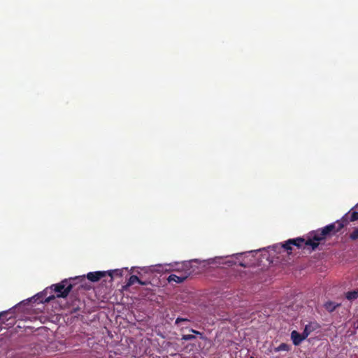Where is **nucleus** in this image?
<instances>
[{"instance_id":"nucleus-1","label":"nucleus","mask_w":358,"mask_h":358,"mask_svg":"<svg viewBox=\"0 0 358 358\" xmlns=\"http://www.w3.org/2000/svg\"><path fill=\"white\" fill-rule=\"evenodd\" d=\"M320 229L310 232L307 240L300 237L289 239L282 247L287 251L292 250V245H294L298 248H306L307 246H310L312 250H315L318 247L320 241H323L322 236L320 235Z\"/></svg>"},{"instance_id":"nucleus-2","label":"nucleus","mask_w":358,"mask_h":358,"mask_svg":"<svg viewBox=\"0 0 358 358\" xmlns=\"http://www.w3.org/2000/svg\"><path fill=\"white\" fill-rule=\"evenodd\" d=\"M348 224V220L346 218V216H343L340 220H337L334 223L329 224L324 227L320 229V235H321L323 240H324L329 236L335 235Z\"/></svg>"},{"instance_id":"nucleus-3","label":"nucleus","mask_w":358,"mask_h":358,"mask_svg":"<svg viewBox=\"0 0 358 358\" xmlns=\"http://www.w3.org/2000/svg\"><path fill=\"white\" fill-rule=\"evenodd\" d=\"M73 285L65 279L59 283L52 285L51 289L57 292V297L66 298L72 290Z\"/></svg>"},{"instance_id":"nucleus-4","label":"nucleus","mask_w":358,"mask_h":358,"mask_svg":"<svg viewBox=\"0 0 358 358\" xmlns=\"http://www.w3.org/2000/svg\"><path fill=\"white\" fill-rule=\"evenodd\" d=\"M190 274L191 271H186L182 273L180 275H177L176 274H171L168 277L167 280L169 282H175L177 283H181L184 282Z\"/></svg>"},{"instance_id":"nucleus-5","label":"nucleus","mask_w":358,"mask_h":358,"mask_svg":"<svg viewBox=\"0 0 358 358\" xmlns=\"http://www.w3.org/2000/svg\"><path fill=\"white\" fill-rule=\"evenodd\" d=\"M136 282L139 283L141 285H148L150 284V280H142L141 278H139L137 275H132L129 277L127 284L125 286H124V289H127V287H131Z\"/></svg>"},{"instance_id":"nucleus-6","label":"nucleus","mask_w":358,"mask_h":358,"mask_svg":"<svg viewBox=\"0 0 358 358\" xmlns=\"http://www.w3.org/2000/svg\"><path fill=\"white\" fill-rule=\"evenodd\" d=\"M320 327V325L316 322H310L305 326L302 332L303 336L307 338L313 331H315Z\"/></svg>"},{"instance_id":"nucleus-7","label":"nucleus","mask_w":358,"mask_h":358,"mask_svg":"<svg viewBox=\"0 0 358 358\" xmlns=\"http://www.w3.org/2000/svg\"><path fill=\"white\" fill-rule=\"evenodd\" d=\"M106 275V272L103 271H96V272H90L87 275V278L89 280L92 282H97L103 277Z\"/></svg>"},{"instance_id":"nucleus-8","label":"nucleus","mask_w":358,"mask_h":358,"mask_svg":"<svg viewBox=\"0 0 358 358\" xmlns=\"http://www.w3.org/2000/svg\"><path fill=\"white\" fill-rule=\"evenodd\" d=\"M291 338L294 345H299L306 338L303 336L302 333L299 334L298 331L294 330L291 333Z\"/></svg>"},{"instance_id":"nucleus-9","label":"nucleus","mask_w":358,"mask_h":358,"mask_svg":"<svg viewBox=\"0 0 358 358\" xmlns=\"http://www.w3.org/2000/svg\"><path fill=\"white\" fill-rule=\"evenodd\" d=\"M13 309H10L7 311H3L0 313V321L1 324H6V322L9 321L10 320L13 319Z\"/></svg>"},{"instance_id":"nucleus-10","label":"nucleus","mask_w":358,"mask_h":358,"mask_svg":"<svg viewBox=\"0 0 358 358\" xmlns=\"http://www.w3.org/2000/svg\"><path fill=\"white\" fill-rule=\"evenodd\" d=\"M341 303H336L331 301H328L324 304V307L329 313L334 312L338 307L341 306Z\"/></svg>"},{"instance_id":"nucleus-11","label":"nucleus","mask_w":358,"mask_h":358,"mask_svg":"<svg viewBox=\"0 0 358 358\" xmlns=\"http://www.w3.org/2000/svg\"><path fill=\"white\" fill-rule=\"evenodd\" d=\"M174 270L182 273L186 271H191L189 263L183 262L182 264H176V268Z\"/></svg>"},{"instance_id":"nucleus-12","label":"nucleus","mask_w":358,"mask_h":358,"mask_svg":"<svg viewBox=\"0 0 358 358\" xmlns=\"http://www.w3.org/2000/svg\"><path fill=\"white\" fill-rule=\"evenodd\" d=\"M345 296L348 300L350 301H354L358 298V289L349 291L345 293Z\"/></svg>"},{"instance_id":"nucleus-13","label":"nucleus","mask_w":358,"mask_h":358,"mask_svg":"<svg viewBox=\"0 0 358 358\" xmlns=\"http://www.w3.org/2000/svg\"><path fill=\"white\" fill-rule=\"evenodd\" d=\"M108 275L113 278L115 276L122 277V270L115 269L112 271H108L106 272Z\"/></svg>"},{"instance_id":"nucleus-14","label":"nucleus","mask_w":358,"mask_h":358,"mask_svg":"<svg viewBox=\"0 0 358 358\" xmlns=\"http://www.w3.org/2000/svg\"><path fill=\"white\" fill-rule=\"evenodd\" d=\"M289 350L290 346L285 343H281L278 347L274 348L275 352L289 351Z\"/></svg>"},{"instance_id":"nucleus-15","label":"nucleus","mask_w":358,"mask_h":358,"mask_svg":"<svg viewBox=\"0 0 358 358\" xmlns=\"http://www.w3.org/2000/svg\"><path fill=\"white\" fill-rule=\"evenodd\" d=\"M348 214H345L344 216H346V218L348 220V223L350 222H355L356 220H358V212L354 211L350 214V217L348 218Z\"/></svg>"},{"instance_id":"nucleus-16","label":"nucleus","mask_w":358,"mask_h":358,"mask_svg":"<svg viewBox=\"0 0 358 358\" xmlns=\"http://www.w3.org/2000/svg\"><path fill=\"white\" fill-rule=\"evenodd\" d=\"M350 238L352 241H356L357 239H358V227L355 228L354 231L352 233H350Z\"/></svg>"},{"instance_id":"nucleus-17","label":"nucleus","mask_w":358,"mask_h":358,"mask_svg":"<svg viewBox=\"0 0 358 358\" xmlns=\"http://www.w3.org/2000/svg\"><path fill=\"white\" fill-rule=\"evenodd\" d=\"M189 321L186 318H181V317H178L176 320V324H178L179 323H180L181 322H187Z\"/></svg>"},{"instance_id":"nucleus-18","label":"nucleus","mask_w":358,"mask_h":358,"mask_svg":"<svg viewBox=\"0 0 358 358\" xmlns=\"http://www.w3.org/2000/svg\"><path fill=\"white\" fill-rule=\"evenodd\" d=\"M55 298V296L54 295H51L48 297H47L45 299V302H49L51 300L54 299Z\"/></svg>"},{"instance_id":"nucleus-19","label":"nucleus","mask_w":358,"mask_h":358,"mask_svg":"<svg viewBox=\"0 0 358 358\" xmlns=\"http://www.w3.org/2000/svg\"><path fill=\"white\" fill-rule=\"evenodd\" d=\"M193 338H194V336L192 335H186L184 336V339H185V340L192 339Z\"/></svg>"},{"instance_id":"nucleus-20","label":"nucleus","mask_w":358,"mask_h":358,"mask_svg":"<svg viewBox=\"0 0 358 358\" xmlns=\"http://www.w3.org/2000/svg\"><path fill=\"white\" fill-rule=\"evenodd\" d=\"M78 310V308H74L72 313H76Z\"/></svg>"},{"instance_id":"nucleus-21","label":"nucleus","mask_w":358,"mask_h":358,"mask_svg":"<svg viewBox=\"0 0 358 358\" xmlns=\"http://www.w3.org/2000/svg\"><path fill=\"white\" fill-rule=\"evenodd\" d=\"M78 278H78V277H77V278H73V279H72V280H78Z\"/></svg>"},{"instance_id":"nucleus-22","label":"nucleus","mask_w":358,"mask_h":358,"mask_svg":"<svg viewBox=\"0 0 358 358\" xmlns=\"http://www.w3.org/2000/svg\"><path fill=\"white\" fill-rule=\"evenodd\" d=\"M194 333H196V334H199L198 331H193Z\"/></svg>"},{"instance_id":"nucleus-23","label":"nucleus","mask_w":358,"mask_h":358,"mask_svg":"<svg viewBox=\"0 0 358 358\" xmlns=\"http://www.w3.org/2000/svg\"><path fill=\"white\" fill-rule=\"evenodd\" d=\"M357 328H358V320H357Z\"/></svg>"}]
</instances>
